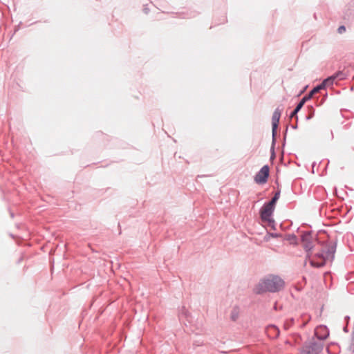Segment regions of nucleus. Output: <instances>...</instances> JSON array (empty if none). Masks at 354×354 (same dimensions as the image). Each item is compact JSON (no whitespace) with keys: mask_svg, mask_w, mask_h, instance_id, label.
Wrapping results in <instances>:
<instances>
[{"mask_svg":"<svg viewBox=\"0 0 354 354\" xmlns=\"http://www.w3.org/2000/svg\"><path fill=\"white\" fill-rule=\"evenodd\" d=\"M345 77L346 75L343 72H337L335 74L324 79L322 83L317 84L315 86V87H318V91H320L321 90L325 89L327 86H333L337 79L342 80L345 79Z\"/></svg>","mask_w":354,"mask_h":354,"instance_id":"nucleus-5","label":"nucleus"},{"mask_svg":"<svg viewBox=\"0 0 354 354\" xmlns=\"http://www.w3.org/2000/svg\"><path fill=\"white\" fill-rule=\"evenodd\" d=\"M323 348L324 344L322 342L313 339L303 346L301 353L302 354H319Z\"/></svg>","mask_w":354,"mask_h":354,"instance_id":"nucleus-3","label":"nucleus"},{"mask_svg":"<svg viewBox=\"0 0 354 354\" xmlns=\"http://www.w3.org/2000/svg\"><path fill=\"white\" fill-rule=\"evenodd\" d=\"M262 221L263 222H267L268 223V225L271 227L272 230H275V221L273 219L272 217H270L269 218L268 220H263Z\"/></svg>","mask_w":354,"mask_h":354,"instance_id":"nucleus-18","label":"nucleus"},{"mask_svg":"<svg viewBox=\"0 0 354 354\" xmlns=\"http://www.w3.org/2000/svg\"><path fill=\"white\" fill-rule=\"evenodd\" d=\"M318 87H314L312 90L310 91V92L304 95L300 101L297 103L294 110L290 113V118H297V122L298 121V116L297 113L300 111V110L302 109L304 105L306 102H308V100H310L315 94L319 93Z\"/></svg>","mask_w":354,"mask_h":354,"instance_id":"nucleus-4","label":"nucleus"},{"mask_svg":"<svg viewBox=\"0 0 354 354\" xmlns=\"http://www.w3.org/2000/svg\"><path fill=\"white\" fill-rule=\"evenodd\" d=\"M284 281L279 276L270 274L260 280L254 288V292L261 295L266 292H277L284 286Z\"/></svg>","mask_w":354,"mask_h":354,"instance_id":"nucleus-1","label":"nucleus"},{"mask_svg":"<svg viewBox=\"0 0 354 354\" xmlns=\"http://www.w3.org/2000/svg\"><path fill=\"white\" fill-rule=\"evenodd\" d=\"M143 11L145 14H147L149 12V9L147 7V6H145Z\"/></svg>","mask_w":354,"mask_h":354,"instance_id":"nucleus-25","label":"nucleus"},{"mask_svg":"<svg viewBox=\"0 0 354 354\" xmlns=\"http://www.w3.org/2000/svg\"><path fill=\"white\" fill-rule=\"evenodd\" d=\"M268 335L272 339H277L280 335V330L275 325H269L266 328Z\"/></svg>","mask_w":354,"mask_h":354,"instance_id":"nucleus-10","label":"nucleus"},{"mask_svg":"<svg viewBox=\"0 0 354 354\" xmlns=\"http://www.w3.org/2000/svg\"><path fill=\"white\" fill-rule=\"evenodd\" d=\"M281 236V234L279 233L268 232L264 239L265 240L268 241L270 237L277 238Z\"/></svg>","mask_w":354,"mask_h":354,"instance_id":"nucleus-19","label":"nucleus"},{"mask_svg":"<svg viewBox=\"0 0 354 354\" xmlns=\"http://www.w3.org/2000/svg\"><path fill=\"white\" fill-rule=\"evenodd\" d=\"M180 315H184L186 318H188L189 316V313L188 312L187 310L185 309V307H183L180 311Z\"/></svg>","mask_w":354,"mask_h":354,"instance_id":"nucleus-20","label":"nucleus"},{"mask_svg":"<svg viewBox=\"0 0 354 354\" xmlns=\"http://www.w3.org/2000/svg\"><path fill=\"white\" fill-rule=\"evenodd\" d=\"M354 346V330L351 333V343L349 346L350 350L352 349V346Z\"/></svg>","mask_w":354,"mask_h":354,"instance_id":"nucleus-23","label":"nucleus"},{"mask_svg":"<svg viewBox=\"0 0 354 354\" xmlns=\"http://www.w3.org/2000/svg\"><path fill=\"white\" fill-rule=\"evenodd\" d=\"M349 320H350V317L349 316L347 315V316H346L344 317V321L346 323V324H348Z\"/></svg>","mask_w":354,"mask_h":354,"instance_id":"nucleus-28","label":"nucleus"},{"mask_svg":"<svg viewBox=\"0 0 354 354\" xmlns=\"http://www.w3.org/2000/svg\"><path fill=\"white\" fill-rule=\"evenodd\" d=\"M270 175V167L268 165L263 166L255 174L254 180L256 183L263 185L267 183Z\"/></svg>","mask_w":354,"mask_h":354,"instance_id":"nucleus-6","label":"nucleus"},{"mask_svg":"<svg viewBox=\"0 0 354 354\" xmlns=\"http://www.w3.org/2000/svg\"><path fill=\"white\" fill-rule=\"evenodd\" d=\"M287 132H288V127H286V129L285 131L284 136H283V145L285 144V142H286Z\"/></svg>","mask_w":354,"mask_h":354,"instance_id":"nucleus-26","label":"nucleus"},{"mask_svg":"<svg viewBox=\"0 0 354 354\" xmlns=\"http://www.w3.org/2000/svg\"><path fill=\"white\" fill-rule=\"evenodd\" d=\"M295 323L294 318L287 319L284 323L285 330H288Z\"/></svg>","mask_w":354,"mask_h":354,"instance_id":"nucleus-17","label":"nucleus"},{"mask_svg":"<svg viewBox=\"0 0 354 354\" xmlns=\"http://www.w3.org/2000/svg\"><path fill=\"white\" fill-rule=\"evenodd\" d=\"M276 143H277V137H272V144H271V147H270V153H271L270 159L271 160L274 159L276 157V154H275V151H274Z\"/></svg>","mask_w":354,"mask_h":354,"instance_id":"nucleus-13","label":"nucleus"},{"mask_svg":"<svg viewBox=\"0 0 354 354\" xmlns=\"http://www.w3.org/2000/svg\"><path fill=\"white\" fill-rule=\"evenodd\" d=\"M10 216H11L12 218H13L15 217V214H14V213L10 211Z\"/></svg>","mask_w":354,"mask_h":354,"instance_id":"nucleus-30","label":"nucleus"},{"mask_svg":"<svg viewBox=\"0 0 354 354\" xmlns=\"http://www.w3.org/2000/svg\"><path fill=\"white\" fill-rule=\"evenodd\" d=\"M348 324H346L344 327H343V330L344 332L345 333H348Z\"/></svg>","mask_w":354,"mask_h":354,"instance_id":"nucleus-27","label":"nucleus"},{"mask_svg":"<svg viewBox=\"0 0 354 354\" xmlns=\"http://www.w3.org/2000/svg\"><path fill=\"white\" fill-rule=\"evenodd\" d=\"M238 318V313H236L235 310H232L231 313V319L233 321H236Z\"/></svg>","mask_w":354,"mask_h":354,"instance_id":"nucleus-21","label":"nucleus"},{"mask_svg":"<svg viewBox=\"0 0 354 354\" xmlns=\"http://www.w3.org/2000/svg\"><path fill=\"white\" fill-rule=\"evenodd\" d=\"M351 91L354 90V85H352V86H351Z\"/></svg>","mask_w":354,"mask_h":354,"instance_id":"nucleus-32","label":"nucleus"},{"mask_svg":"<svg viewBox=\"0 0 354 354\" xmlns=\"http://www.w3.org/2000/svg\"><path fill=\"white\" fill-rule=\"evenodd\" d=\"M283 239L284 240L289 241L290 244H298L297 237L295 234H286Z\"/></svg>","mask_w":354,"mask_h":354,"instance_id":"nucleus-11","label":"nucleus"},{"mask_svg":"<svg viewBox=\"0 0 354 354\" xmlns=\"http://www.w3.org/2000/svg\"><path fill=\"white\" fill-rule=\"evenodd\" d=\"M311 255H312L311 251L309 253H306V259H310Z\"/></svg>","mask_w":354,"mask_h":354,"instance_id":"nucleus-29","label":"nucleus"},{"mask_svg":"<svg viewBox=\"0 0 354 354\" xmlns=\"http://www.w3.org/2000/svg\"><path fill=\"white\" fill-rule=\"evenodd\" d=\"M337 243L335 241H330L326 246V250L315 254V257L321 259L319 262H316L314 260L310 261V264L315 268H322L326 265V260L333 261L335 257L336 251Z\"/></svg>","mask_w":354,"mask_h":354,"instance_id":"nucleus-2","label":"nucleus"},{"mask_svg":"<svg viewBox=\"0 0 354 354\" xmlns=\"http://www.w3.org/2000/svg\"><path fill=\"white\" fill-rule=\"evenodd\" d=\"M275 209V206L270 203L266 202L259 210L260 218L261 221L268 220L269 218L272 217L273 213Z\"/></svg>","mask_w":354,"mask_h":354,"instance_id":"nucleus-7","label":"nucleus"},{"mask_svg":"<svg viewBox=\"0 0 354 354\" xmlns=\"http://www.w3.org/2000/svg\"><path fill=\"white\" fill-rule=\"evenodd\" d=\"M282 109L277 107L275 109L272 117V137H277V129Z\"/></svg>","mask_w":354,"mask_h":354,"instance_id":"nucleus-8","label":"nucleus"},{"mask_svg":"<svg viewBox=\"0 0 354 354\" xmlns=\"http://www.w3.org/2000/svg\"><path fill=\"white\" fill-rule=\"evenodd\" d=\"M295 120H297V118H295ZM297 123H298V121L297 122L296 121L295 124L291 125V128L293 129H297L298 127Z\"/></svg>","mask_w":354,"mask_h":354,"instance_id":"nucleus-24","label":"nucleus"},{"mask_svg":"<svg viewBox=\"0 0 354 354\" xmlns=\"http://www.w3.org/2000/svg\"><path fill=\"white\" fill-rule=\"evenodd\" d=\"M306 108L308 110V115L306 116V120H309L313 118L315 115V109L313 105H308Z\"/></svg>","mask_w":354,"mask_h":354,"instance_id":"nucleus-14","label":"nucleus"},{"mask_svg":"<svg viewBox=\"0 0 354 354\" xmlns=\"http://www.w3.org/2000/svg\"><path fill=\"white\" fill-rule=\"evenodd\" d=\"M280 194H281V190L280 189H278L275 193H274V195L273 196V197L271 198V200L270 201H268L269 203H270L271 204L274 205V206H276V204L277 203V201L279 200V197H280Z\"/></svg>","mask_w":354,"mask_h":354,"instance_id":"nucleus-15","label":"nucleus"},{"mask_svg":"<svg viewBox=\"0 0 354 354\" xmlns=\"http://www.w3.org/2000/svg\"><path fill=\"white\" fill-rule=\"evenodd\" d=\"M306 87H305L302 91H301L299 95H301L303 92H304L305 89H306Z\"/></svg>","mask_w":354,"mask_h":354,"instance_id":"nucleus-31","label":"nucleus"},{"mask_svg":"<svg viewBox=\"0 0 354 354\" xmlns=\"http://www.w3.org/2000/svg\"><path fill=\"white\" fill-rule=\"evenodd\" d=\"M313 244L312 241L304 243L303 248L306 253H309L313 249Z\"/></svg>","mask_w":354,"mask_h":354,"instance_id":"nucleus-16","label":"nucleus"},{"mask_svg":"<svg viewBox=\"0 0 354 354\" xmlns=\"http://www.w3.org/2000/svg\"><path fill=\"white\" fill-rule=\"evenodd\" d=\"M312 232L311 231H305L303 232V234L301 237V240L303 243L312 241Z\"/></svg>","mask_w":354,"mask_h":354,"instance_id":"nucleus-12","label":"nucleus"},{"mask_svg":"<svg viewBox=\"0 0 354 354\" xmlns=\"http://www.w3.org/2000/svg\"><path fill=\"white\" fill-rule=\"evenodd\" d=\"M345 31H346V27H345L344 25L340 26L337 28V32H338V33H339V34H342V33H344Z\"/></svg>","mask_w":354,"mask_h":354,"instance_id":"nucleus-22","label":"nucleus"},{"mask_svg":"<svg viewBox=\"0 0 354 354\" xmlns=\"http://www.w3.org/2000/svg\"><path fill=\"white\" fill-rule=\"evenodd\" d=\"M315 336L317 338L318 340L322 342L329 336V330L327 326L324 325H320L315 328Z\"/></svg>","mask_w":354,"mask_h":354,"instance_id":"nucleus-9","label":"nucleus"}]
</instances>
